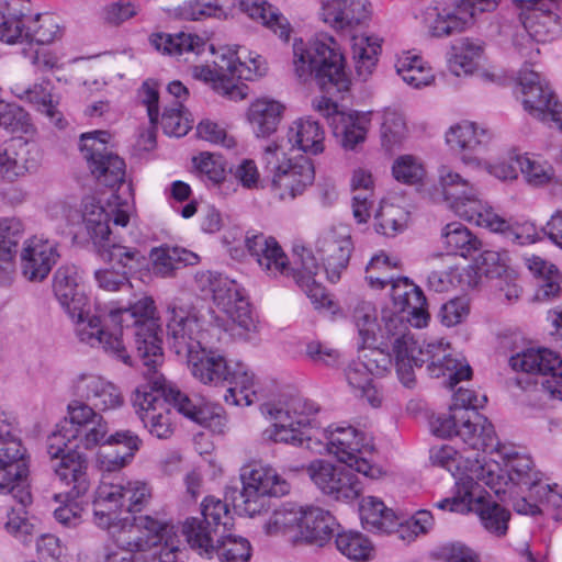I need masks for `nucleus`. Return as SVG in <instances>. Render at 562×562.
Returning a JSON list of instances; mask_svg holds the SVG:
<instances>
[{
  "label": "nucleus",
  "instance_id": "9b49d317",
  "mask_svg": "<svg viewBox=\"0 0 562 562\" xmlns=\"http://www.w3.org/2000/svg\"><path fill=\"white\" fill-rule=\"evenodd\" d=\"M524 109L539 121L562 132V101L538 72L524 69L519 75Z\"/></svg>",
  "mask_w": 562,
  "mask_h": 562
},
{
  "label": "nucleus",
  "instance_id": "ea45409f",
  "mask_svg": "<svg viewBox=\"0 0 562 562\" xmlns=\"http://www.w3.org/2000/svg\"><path fill=\"white\" fill-rule=\"evenodd\" d=\"M228 61V54H223L220 61L215 63L212 68L209 65H195L191 67V75L198 80L210 83L212 88L222 95L229 99L243 98L240 88H238L233 78L229 76L227 69H222V65Z\"/></svg>",
  "mask_w": 562,
  "mask_h": 562
},
{
  "label": "nucleus",
  "instance_id": "412c9836",
  "mask_svg": "<svg viewBox=\"0 0 562 562\" xmlns=\"http://www.w3.org/2000/svg\"><path fill=\"white\" fill-rule=\"evenodd\" d=\"M101 472V481L93 501V512L97 525L109 528L117 518V513L125 509V476L114 474L117 471Z\"/></svg>",
  "mask_w": 562,
  "mask_h": 562
},
{
  "label": "nucleus",
  "instance_id": "4468645a",
  "mask_svg": "<svg viewBox=\"0 0 562 562\" xmlns=\"http://www.w3.org/2000/svg\"><path fill=\"white\" fill-rule=\"evenodd\" d=\"M132 403L144 426L158 439H167L173 432L171 409L157 385L149 383L136 387Z\"/></svg>",
  "mask_w": 562,
  "mask_h": 562
},
{
  "label": "nucleus",
  "instance_id": "c03bdc74",
  "mask_svg": "<svg viewBox=\"0 0 562 562\" xmlns=\"http://www.w3.org/2000/svg\"><path fill=\"white\" fill-rule=\"evenodd\" d=\"M346 380L356 396L364 398L372 407H379L382 397L373 384V371L368 363L351 361L345 370Z\"/></svg>",
  "mask_w": 562,
  "mask_h": 562
},
{
  "label": "nucleus",
  "instance_id": "7ed1b4c3",
  "mask_svg": "<svg viewBox=\"0 0 562 562\" xmlns=\"http://www.w3.org/2000/svg\"><path fill=\"white\" fill-rule=\"evenodd\" d=\"M181 356L195 380L205 385L227 386L226 403L248 406L255 402V375L243 362L231 361L218 350H194Z\"/></svg>",
  "mask_w": 562,
  "mask_h": 562
},
{
  "label": "nucleus",
  "instance_id": "bb28decb",
  "mask_svg": "<svg viewBox=\"0 0 562 562\" xmlns=\"http://www.w3.org/2000/svg\"><path fill=\"white\" fill-rule=\"evenodd\" d=\"M485 0H461L452 10L438 11L429 26L434 37H447L468 29L475 16L487 10Z\"/></svg>",
  "mask_w": 562,
  "mask_h": 562
},
{
  "label": "nucleus",
  "instance_id": "72a5a7b5",
  "mask_svg": "<svg viewBox=\"0 0 562 562\" xmlns=\"http://www.w3.org/2000/svg\"><path fill=\"white\" fill-rule=\"evenodd\" d=\"M322 19L335 29L352 27L367 19L361 0H321Z\"/></svg>",
  "mask_w": 562,
  "mask_h": 562
},
{
  "label": "nucleus",
  "instance_id": "423d86ee",
  "mask_svg": "<svg viewBox=\"0 0 562 562\" xmlns=\"http://www.w3.org/2000/svg\"><path fill=\"white\" fill-rule=\"evenodd\" d=\"M124 205L103 206L94 203L86 204L82 213L83 224L94 244L99 246L100 257L108 262H117L130 269L136 268L142 259V252L136 248L122 246L111 240L110 223L125 227L130 222V213Z\"/></svg>",
  "mask_w": 562,
  "mask_h": 562
},
{
  "label": "nucleus",
  "instance_id": "f8f14e48",
  "mask_svg": "<svg viewBox=\"0 0 562 562\" xmlns=\"http://www.w3.org/2000/svg\"><path fill=\"white\" fill-rule=\"evenodd\" d=\"M353 469L336 465L326 460H314L306 472L317 488L338 502H352L362 492V484Z\"/></svg>",
  "mask_w": 562,
  "mask_h": 562
},
{
  "label": "nucleus",
  "instance_id": "774afa93",
  "mask_svg": "<svg viewBox=\"0 0 562 562\" xmlns=\"http://www.w3.org/2000/svg\"><path fill=\"white\" fill-rule=\"evenodd\" d=\"M412 292L408 297L401 302L397 310L402 313H407V319L416 327L427 325L429 314L427 312V300L419 286L409 289Z\"/></svg>",
  "mask_w": 562,
  "mask_h": 562
},
{
  "label": "nucleus",
  "instance_id": "6e6d98bb",
  "mask_svg": "<svg viewBox=\"0 0 562 562\" xmlns=\"http://www.w3.org/2000/svg\"><path fill=\"white\" fill-rule=\"evenodd\" d=\"M337 550L350 560L368 561L374 557L370 539L358 531H339L335 538Z\"/></svg>",
  "mask_w": 562,
  "mask_h": 562
},
{
  "label": "nucleus",
  "instance_id": "c9c22d12",
  "mask_svg": "<svg viewBox=\"0 0 562 562\" xmlns=\"http://www.w3.org/2000/svg\"><path fill=\"white\" fill-rule=\"evenodd\" d=\"M393 351L398 380L405 387L413 389L416 385L414 367L423 366L418 355V341L412 335H402L393 341Z\"/></svg>",
  "mask_w": 562,
  "mask_h": 562
},
{
  "label": "nucleus",
  "instance_id": "09e8293b",
  "mask_svg": "<svg viewBox=\"0 0 562 562\" xmlns=\"http://www.w3.org/2000/svg\"><path fill=\"white\" fill-rule=\"evenodd\" d=\"M441 238L448 254L463 258L471 256L481 248L480 239L468 227L458 222L447 224L442 228Z\"/></svg>",
  "mask_w": 562,
  "mask_h": 562
},
{
  "label": "nucleus",
  "instance_id": "13d9d810",
  "mask_svg": "<svg viewBox=\"0 0 562 562\" xmlns=\"http://www.w3.org/2000/svg\"><path fill=\"white\" fill-rule=\"evenodd\" d=\"M214 549L221 562H248L251 557L249 541L229 531L217 538Z\"/></svg>",
  "mask_w": 562,
  "mask_h": 562
},
{
  "label": "nucleus",
  "instance_id": "2eb2a0df",
  "mask_svg": "<svg viewBox=\"0 0 562 562\" xmlns=\"http://www.w3.org/2000/svg\"><path fill=\"white\" fill-rule=\"evenodd\" d=\"M521 9L520 21L529 36L539 43L551 42L562 31L558 10L562 0H515Z\"/></svg>",
  "mask_w": 562,
  "mask_h": 562
},
{
  "label": "nucleus",
  "instance_id": "79ce46f5",
  "mask_svg": "<svg viewBox=\"0 0 562 562\" xmlns=\"http://www.w3.org/2000/svg\"><path fill=\"white\" fill-rule=\"evenodd\" d=\"M150 44L162 54L170 56H180L188 53L195 55L204 52L206 43L203 38L191 33H158L149 38Z\"/></svg>",
  "mask_w": 562,
  "mask_h": 562
},
{
  "label": "nucleus",
  "instance_id": "f704fd0d",
  "mask_svg": "<svg viewBox=\"0 0 562 562\" xmlns=\"http://www.w3.org/2000/svg\"><path fill=\"white\" fill-rule=\"evenodd\" d=\"M266 413L278 422L279 426L306 427L312 416L317 412L315 405L303 397H291L289 401L279 404H266Z\"/></svg>",
  "mask_w": 562,
  "mask_h": 562
},
{
  "label": "nucleus",
  "instance_id": "e433bc0d",
  "mask_svg": "<svg viewBox=\"0 0 562 562\" xmlns=\"http://www.w3.org/2000/svg\"><path fill=\"white\" fill-rule=\"evenodd\" d=\"M30 2L10 0L0 15V40L13 44L25 40L27 20H30Z\"/></svg>",
  "mask_w": 562,
  "mask_h": 562
},
{
  "label": "nucleus",
  "instance_id": "3c124183",
  "mask_svg": "<svg viewBox=\"0 0 562 562\" xmlns=\"http://www.w3.org/2000/svg\"><path fill=\"white\" fill-rule=\"evenodd\" d=\"M395 68L402 79L414 88L429 86L434 80L431 68L420 56L411 52L404 53L397 58Z\"/></svg>",
  "mask_w": 562,
  "mask_h": 562
},
{
  "label": "nucleus",
  "instance_id": "6ab92c4d",
  "mask_svg": "<svg viewBox=\"0 0 562 562\" xmlns=\"http://www.w3.org/2000/svg\"><path fill=\"white\" fill-rule=\"evenodd\" d=\"M418 355L422 364L426 363L428 375L430 378L448 376L450 387L472 375L471 367L452 358L450 345L442 340L423 345L418 342Z\"/></svg>",
  "mask_w": 562,
  "mask_h": 562
},
{
  "label": "nucleus",
  "instance_id": "49530a36",
  "mask_svg": "<svg viewBox=\"0 0 562 562\" xmlns=\"http://www.w3.org/2000/svg\"><path fill=\"white\" fill-rule=\"evenodd\" d=\"M360 514L363 524L372 532L390 533L397 527V517L394 512L373 496L362 499Z\"/></svg>",
  "mask_w": 562,
  "mask_h": 562
},
{
  "label": "nucleus",
  "instance_id": "0eeeda50",
  "mask_svg": "<svg viewBox=\"0 0 562 562\" xmlns=\"http://www.w3.org/2000/svg\"><path fill=\"white\" fill-rule=\"evenodd\" d=\"M325 439V445L314 443L326 447L339 462L367 477L379 479L382 475V469L373 464L370 459L374 451L372 438L363 431L352 426H337L326 430Z\"/></svg>",
  "mask_w": 562,
  "mask_h": 562
},
{
  "label": "nucleus",
  "instance_id": "f3484780",
  "mask_svg": "<svg viewBox=\"0 0 562 562\" xmlns=\"http://www.w3.org/2000/svg\"><path fill=\"white\" fill-rule=\"evenodd\" d=\"M144 376L146 381L157 385L168 407L172 406L179 414L201 426H209L214 413L203 397L182 392L177 385L168 382L158 368H146Z\"/></svg>",
  "mask_w": 562,
  "mask_h": 562
},
{
  "label": "nucleus",
  "instance_id": "20e7f679",
  "mask_svg": "<svg viewBox=\"0 0 562 562\" xmlns=\"http://www.w3.org/2000/svg\"><path fill=\"white\" fill-rule=\"evenodd\" d=\"M293 65L302 81L313 79L323 91H345L349 79L344 67V56L333 37L315 40L308 46L300 40L293 43Z\"/></svg>",
  "mask_w": 562,
  "mask_h": 562
},
{
  "label": "nucleus",
  "instance_id": "c85d7f7f",
  "mask_svg": "<svg viewBox=\"0 0 562 562\" xmlns=\"http://www.w3.org/2000/svg\"><path fill=\"white\" fill-rule=\"evenodd\" d=\"M339 524L328 512L319 507H307L301 524L300 535L294 536V543L306 542L323 547L339 530Z\"/></svg>",
  "mask_w": 562,
  "mask_h": 562
},
{
  "label": "nucleus",
  "instance_id": "dca6fc26",
  "mask_svg": "<svg viewBox=\"0 0 562 562\" xmlns=\"http://www.w3.org/2000/svg\"><path fill=\"white\" fill-rule=\"evenodd\" d=\"M509 366L515 371L537 375L535 385L550 397L548 385L562 384V358L559 353L547 349H527L509 358Z\"/></svg>",
  "mask_w": 562,
  "mask_h": 562
},
{
  "label": "nucleus",
  "instance_id": "473e14b6",
  "mask_svg": "<svg viewBox=\"0 0 562 562\" xmlns=\"http://www.w3.org/2000/svg\"><path fill=\"white\" fill-rule=\"evenodd\" d=\"M239 9L250 19L260 21L261 24L273 32L278 37L288 42L292 33L289 20L266 0H239Z\"/></svg>",
  "mask_w": 562,
  "mask_h": 562
},
{
  "label": "nucleus",
  "instance_id": "ddd939ff",
  "mask_svg": "<svg viewBox=\"0 0 562 562\" xmlns=\"http://www.w3.org/2000/svg\"><path fill=\"white\" fill-rule=\"evenodd\" d=\"M108 529L116 544L115 550L137 555L159 546L169 531L166 524L147 515L134 517L132 524H124L120 529L112 522Z\"/></svg>",
  "mask_w": 562,
  "mask_h": 562
},
{
  "label": "nucleus",
  "instance_id": "052dcab7",
  "mask_svg": "<svg viewBox=\"0 0 562 562\" xmlns=\"http://www.w3.org/2000/svg\"><path fill=\"white\" fill-rule=\"evenodd\" d=\"M301 428L302 427H291L286 425L279 426L278 422L274 420V424L271 427L263 430L262 437L268 441L290 443L292 446L300 447L304 446L307 449L321 452V448L313 446L314 442L311 437H304V432Z\"/></svg>",
  "mask_w": 562,
  "mask_h": 562
},
{
  "label": "nucleus",
  "instance_id": "a19ab883",
  "mask_svg": "<svg viewBox=\"0 0 562 562\" xmlns=\"http://www.w3.org/2000/svg\"><path fill=\"white\" fill-rule=\"evenodd\" d=\"M181 531L192 549L209 559L213 558L216 540L222 533L212 524L199 517H189L183 521Z\"/></svg>",
  "mask_w": 562,
  "mask_h": 562
},
{
  "label": "nucleus",
  "instance_id": "2f4dec72",
  "mask_svg": "<svg viewBox=\"0 0 562 562\" xmlns=\"http://www.w3.org/2000/svg\"><path fill=\"white\" fill-rule=\"evenodd\" d=\"M12 92L19 99L27 101L37 111L45 114L55 126L59 128L65 126L66 122L63 114L57 109L58 101L54 99L52 93L50 81L47 80L41 83H35L29 88L20 83H15L12 87Z\"/></svg>",
  "mask_w": 562,
  "mask_h": 562
},
{
  "label": "nucleus",
  "instance_id": "a18cd8bd",
  "mask_svg": "<svg viewBox=\"0 0 562 562\" xmlns=\"http://www.w3.org/2000/svg\"><path fill=\"white\" fill-rule=\"evenodd\" d=\"M305 509L292 504H284L273 510L266 521L263 529L268 536H290L294 543V536L300 535L301 524Z\"/></svg>",
  "mask_w": 562,
  "mask_h": 562
},
{
  "label": "nucleus",
  "instance_id": "c756f323",
  "mask_svg": "<svg viewBox=\"0 0 562 562\" xmlns=\"http://www.w3.org/2000/svg\"><path fill=\"white\" fill-rule=\"evenodd\" d=\"M463 414H468L463 412ZM470 422L462 420L458 437L471 450L498 452L503 445L497 439L494 426L479 412L469 413Z\"/></svg>",
  "mask_w": 562,
  "mask_h": 562
},
{
  "label": "nucleus",
  "instance_id": "680f3d73",
  "mask_svg": "<svg viewBox=\"0 0 562 562\" xmlns=\"http://www.w3.org/2000/svg\"><path fill=\"white\" fill-rule=\"evenodd\" d=\"M59 33V25L50 14H36L27 20L25 40L37 44L52 43Z\"/></svg>",
  "mask_w": 562,
  "mask_h": 562
},
{
  "label": "nucleus",
  "instance_id": "37998d69",
  "mask_svg": "<svg viewBox=\"0 0 562 562\" xmlns=\"http://www.w3.org/2000/svg\"><path fill=\"white\" fill-rule=\"evenodd\" d=\"M153 271L160 277H170L180 267L195 265L199 261L196 254L177 246L164 245L150 251Z\"/></svg>",
  "mask_w": 562,
  "mask_h": 562
},
{
  "label": "nucleus",
  "instance_id": "aec40b11",
  "mask_svg": "<svg viewBox=\"0 0 562 562\" xmlns=\"http://www.w3.org/2000/svg\"><path fill=\"white\" fill-rule=\"evenodd\" d=\"M110 324L108 314L92 315L76 322V333L80 341L91 347H102L105 352L132 367V356L127 352L116 328L112 331L106 329Z\"/></svg>",
  "mask_w": 562,
  "mask_h": 562
},
{
  "label": "nucleus",
  "instance_id": "f257e3e1",
  "mask_svg": "<svg viewBox=\"0 0 562 562\" xmlns=\"http://www.w3.org/2000/svg\"><path fill=\"white\" fill-rule=\"evenodd\" d=\"M68 419L56 426L47 438V453L58 457L66 449L102 450L98 454L100 471H120L132 462L142 446L140 438L132 430H117L108 435V422L90 405L74 400L68 406Z\"/></svg>",
  "mask_w": 562,
  "mask_h": 562
},
{
  "label": "nucleus",
  "instance_id": "de8ad7c7",
  "mask_svg": "<svg viewBox=\"0 0 562 562\" xmlns=\"http://www.w3.org/2000/svg\"><path fill=\"white\" fill-rule=\"evenodd\" d=\"M351 50L356 72L364 81L376 66L380 40L375 36L355 35L351 38Z\"/></svg>",
  "mask_w": 562,
  "mask_h": 562
},
{
  "label": "nucleus",
  "instance_id": "a878e982",
  "mask_svg": "<svg viewBox=\"0 0 562 562\" xmlns=\"http://www.w3.org/2000/svg\"><path fill=\"white\" fill-rule=\"evenodd\" d=\"M75 393L77 401L90 405L94 411L114 409L123 404L120 389L97 374L80 375L75 384Z\"/></svg>",
  "mask_w": 562,
  "mask_h": 562
},
{
  "label": "nucleus",
  "instance_id": "603ef678",
  "mask_svg": "<svg viewBox=\"0 0 562 562\" xmlns=\"http://www.w3.org/2000/svg\"><path fill=\"white\" fill-rule=\"evenodd\" d=\"M497 453L504 461L512 482L530 487L537 485L538 474L533 472V462L530 457L521 456L504 445Z\"/></svg>",
  "mask_w": 562,
  "mask_h": 562
},
{
  "label": "nucleus",
  "instance_id": "6e6552de",
  "mask_svg": "<svg viewBox=\"0 0 562 562\" xmlns=\"http://www.w3.org/2000/svg\"><path fill=\"white\" fill-rule=\"evenodd\" d=\"M26 474L25 449L9 418L0 414V494H11L23 507L32 502L31 493L22 484Z\"/></svg>",
  "mask_w": 562,
  "mask_h": 562
},
{
  "label": "nucleus",
  "instance_id": "a211bd4d",
  "mask_svg": "<svg viewBox=\"0 0 562 562\" xmlns=\"http://www.w3.org/2000/svg\"><path fill=\"white\" fill-rule=\"evenodd\" d=\"M54 461L52 468L65 491L57 497L65 496L68 499H79L90 490L88 475V459L77 449H66L58 457L50 456Z\"/></svg>",
  "mask_w": 562,
  "mask_h": 562
},
{
  "label": "nucleus",
  "instance_id": "bf43d9fd",
  "mask_svg": "<svg viewBox=\"0 0 562 562\" xmlns=\"http://www.w3.org/2000/svg\"><path fill=\"white\" fill-rule=\"evenodd\" d=\"M201 515L205 522L212 524L222 535L231 530L233 517L228 505L214 496H206L201 504Z\"/></svg>",
  "mask_w": 562,
  "mask_h": 562
},
{
  "label": "nucleus",
  "instance_id": "4be33fe9",
  "mask_svg": "<svg viewBox=\"0 0 562 562\" xmlns=\"http://www.w3.org/2000/svg\"><path fill=\"white\" fill-rule=\"evenodd\" d=\"M353 245L346 233L329 229L322 234L316 241V252L319 255L327 279L336 283L347 269Z\"/></svg>",
  "mask_w": 562,
  "mask_h": 562
},
{
  "label": "nucleus",
  "instance_id": "393cba45",
  "mask_svg": "<svg viewBox=\"0 0 562 562\" xmlns=\"http://www.w3.org/2000/svg\"><path fill=\"white\" fill-rule=\"evenodd\" d=\"M314 179V165L307 157H301L295 161L286 160V166L272 177L271 186L280 200H294L313 184Z\"/></svg>",
  "mask_w": 562,
  "mask_h": 562
},
{
  "label": "nucleus",
  "instance_id": "5701e85b",
  "mask_svg": "<svg viewBox=\"0 0 562 562\" xmlns=\"http://www.w3.org/2000/svg\"><path fill=\"white\" fill-rule=\"evenodd\" d=\"M245 246L261 270L271 278L290 277L288 256L279 243L263 233L247 232Z\"/></svg>",
  "mask_w": 562,
  "mask_h": 562
},
{
  "label": "nucleus",
  "instance_id": "e2e57ef3",
  "mask_svg": "<svg viewBox=\"0 0 562 562\" xmlns=\"http://www.w3.org/2000/svg\"><path fill=\"white\" fill-rule=\"evenodd\" d=\"M29 170L25 161L18 151L15 143L9 142L0 146V179L14 181Z\"/></svg>",
  "mask_w": 562,
  "mask_h": 562
},
{
  "label": "nucleus",
  "instance_id": "39448f33",
  "mask_svg": "<svg viewBox=\"0 0 562 562\" xmlns=\"http://www.w3.org/2000/svg\"><path fill=\"white\" fill-rule=\"evenodd\" d=\"M154 314L155 303L147 296L128 307L108 312L109 322L119 326L121 340L124 333L134 337L136 355L145 368H159L164 363L161 328Z\"/></svg>",
  "mask_w": 562,
  "mask_h": 562
},
{
  "label": "nucleus",
  "instance_id": "0e129e2a",
  "mask_svg": "<svg viewBox=\"0 0 562 562\" xmlns=\"http://www.w3.org/2000/svg\"><path fill=\"white\" fill-rule=\"evenodd\" d=\"M479 516L483 527L491 533L502 537L506 535L510 513L495 502L481 505Z\"/></svg>",
  "mask_w": 562,
  "mask_h": 562
},
{
  "label": "nucleus",
  "instance_id": "4d7b16f0",
  "mask_svg": "<svg viewBox=\"0 0 562 562\" xmlns=\"http://www.w3.org/2000/svg\"><path fill=\"white\" fill-rule=\"evenodd\" d=\"M227 69L229 76L239 80H254L258 76L266 74L267 65L266 60L260 56H252L251 53L241 60V56L237 53L228 54V61L222 65V69Z\"/></svg>",
  "mask_w": 562,
  "mask_h": 562
},
{
  "label": "nucleus",
  "instance_id": "1a4fd4ad",
  "mask_svg": "<svg viewBox=\"0 0 562 562\" xmlns=\"http://www.w3.org/2000/svg\"><path fill=\"white\" fill-rule=\"evenodd\" d=\"M168 340L177 353H190L194 350H216L215 344L225 334L221 326L204 325L195 314L176 306L168 308Z\"/></svg>",
  "mask_w": 562,
  "mask_h": 562
},
{
  "label": "nucleus",
  "instance_id": "338daca9",
  "mask_svg": "<svg viewBox=\"0 0 562 562\" xmlns=\"http://www.w3.org/2000/svg\"><path fill=\"white\" fill-rule=\"evenodd\" d=\"M341 127V145L345 149H356L359 144L366 140L369 120L366 115H344Z\"/></svg>",
  "mask_w": 562,
  "mask_h": 562
},
{
  "label": "nucleus",
  "instance_id": "b1692460",
  "mask_svg": "<svg viewBox=\"0 0 562 562\" xmlns=\"http://www.w3.org/2000/svg\"><path fill=\"white\" fill-rule=\"evenodd\" d=\"M57 244L48 239L32 237L24 243L21 252V270L31 282H42L57 263Z\"/></svg>",
  "mask_w": 562,
  "mask_h": 562
},
{
  "label": "nucleus",
  "instance_id": "9d476101",
  "mask_svg": "<svg viewBox=\"0 0 562 562\" xmlns=\"http://www.w3.org/2000/svg\"><path fill=\"white\" fill-rule=\"evenodd\" d=\"M109 137L106 131L82 134L80 149L97 180L105 187L114 188L124 181L125 162L108 149Z\"/></svg>",
  "mask_w": 562,
  "mask_h": 562
},
{
  "label": "nucleus",
  "instance_id": "8fccbe9b",
  "mask_svg": "<svg viewBox=\"0 0 562 562\" xmlns=\"http://www.w3.org/2000/svg\"><path fill=\"white\" fill-rule=\"evenodd\" d=\"M482 46L470 38H461L451 46L449 68L456 76L472 74L479 66Z\"/></svg>",
  "mask_w": 562,
  "mask_h": 562
},
{
  "label": "nucleus",
  "instance_id": "58836bf2",
  "mask_svg": "<svg viewBox=\"0 0 562 562\" xmlns=\"http://www.w3.org/2000/svg\"><path fill=\"white\" fill-rule=\"evenodd\" d=\"M284 106L272 99H258L248 110L249 123L258 137L273 134L281 122Z\"/></svg>",
  "mask_w": 562,
  "mask_h": 562
},
{
  "label": "nucleus",
  "instance_id": "cd10ccee",
  "mask_svg": "<svg viewBox=\"0 0 562 562\" xmlns=\"http://www.w3.org/2000/svg\"><path fill=\"white\" fill-rule=\"evenodd\" d=\"M491 134L487 130L479 131L475 123L461 122L449 128L446 134L447 144L452 148L462 151V161L465 165L475 167L482 166V159L477 153L490 142Z\"/></svg>",
  "mask_w": 562,
  "mask_h": 562
},
{
  "label": "nucleus",
  "instance_id": "864d4df0",
  "mask_svg": "<svg viewBox=\"0 0 562 562\" xmlns=\"http://www.w3.org/2000/svg\"><path fill=\"white\" fill-rule=\"evenodd\" d=\"M409 214L402 206L382 202L374 214V229L378 234L393 237L407 227Z\"/></svg>",
  "mask_w": 562,
  "mask_h": 562
},
{
  "label": "nucleus",
  "instance_id": "f03ea898",
  "mask_svg": "<svg viewBox=\"0 0 562 562\" xmlns=\"http://www.w3.org/2000/svg\"><path fill=\"white\" fill-rule=\"evenodd\" d=\"M439 184L445 200L459 217L492 232L501 233L505 238L519 246L531 245L541 239L532 223L515 222L512 224L496 214L483 200L482 193L475 184L447 166H441L439 169Z\"/></svg>",
  "mask_w": 562,
  "mask_h": 562
},
{
  "label": "nucleus",
  "instance_id": "5fc2aeb1",
  "mask_svg": "<svg viewBox=\"0 0 562 562\" xmlns=\"http://www.w3.org/2000/svg\"><path fill=\"white\" fill-rule=\"evenodd\" d=\"M351 319L358 329L359 349H364L375 342L378 329L376 310L371 302L358 301L351 311Z\"/></svg>",
  "mask_w": 562,
  "mask_h": 562
},
{
  "label": "nucleus",
  "instance_id": "4c0bfd02",
  "mask_svg": "<svg viewBox=\"0 0 562 562\" xmlns=\"http://www.w3.org/2000/svg\"><path fill=\"white\" fill-rule=\"evenodd\" d=\"M288 139L292 147L307 155H318L325 149V132L319 123L311 117L293 122L288 131Z\"/></svg>",
  "mask_w": 562,
  "mask_h": 562
},
{
  "label": "nucleus",
  "instance_id": "7c9ffc66",
  "mask_svg": "<svg viewBox=\"0 0 562 562\" xmlns=\"http://www.w3.org/2000/svg\"><path fill=\"white\" fill-rule=\"evenodd\" d=\"M240 479L248 496L258 493L283 496L290 491V484L273 468L260 463L244 467Z\"/></svg>",
  "mask_w": 562,
  "mask_h": 562
},
{
  "label": "nucleus",
  "instance_id": "69168bd1",
  "mask_svg": "<svg viewBox=\"0 0 562 562\" xmlns=\"http://www.w3.org/2000/svg\"><path fill=\"white\" fill-rule=\"evenodd\" d=\"M23 231V224L19 218L0 220V260L9 261L12 259Z\"/></svg>",
  "mask_w": 562,
  "mask_h": 562
}]
</instances>
